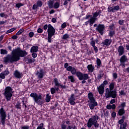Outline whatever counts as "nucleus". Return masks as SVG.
Wrapping results in <instances>:
<instances>
[{"mask_svg":"<svg viewBox=\"0 0 129 129\" xmlns=\"http://www.w3.org/2000/svg\"><path fill=\"white\" fill-rule=\"evenodd\" d=\"M64 67L66 69L67 71L71 72L72 75H76L79 80H87L90 78L88 74H83L80 71L77 72V69L75 67L69 66L68 62H66L64 64Z\"/></svg>","mask_w":129,"mask_h":129,"instance_id":"1","label":"nucleus"},{"mask_svg":"<svg viewBox=\"0 0 129 129\" xmlns=\"http://www.w3.org/2000/svg\"><path fill=\"white\" fill-rule=\"evenodd\" d=\"M21 58L18 55V53L16 52V49L12 51V54H8L6 57H4V61L5 63H13L15 62H18L20 60Z\"/></svg>","mask_w":129,"mask_h":129,"instance_id":"2","label":"nucleus"},{"mask_svg":"<svg viewBox=\"0 0 129 129\" xmlns=\"http://www.w3.org/2000/svg\"><path fill=\"white\" fill-rule=\"evenodd\" d=\"M99 119V117L96 114L92 116L90 118L87 123V125L88 128H91L92 125L94 126L95 129L98 128L99 127V123L97 122V120Z\"/></svg>","mask_w":129,"mask_h":129,"instance_id":"3","label":"nucleus"},{"mask_svg":"<svg viewBox=\"0 0 129 129\" xmlns=\"http://www.w3.org/2000/svg\"><path fill=\"white\" fill-rule=\"evenodd\" d=\"M30 97L33 98L34 102L38 104V105H42L44 104L45 102L43 96H42V94L38 95L35 92L31 93L30 94Z\"/></svg>","mask_w":129,"mask_h":129,"instance_id":"4","label":"nucleus"},{"mask_svg":"<svg viewBox=\"0 0 129 129\" xmlns=\"http://www.w3.org/2000/svg\"><path fill=\"white\" fill-rule=\"evenodd\" d=\"M30 97L33 98L34 102L38 104V105H42L44 104L45 102L43 96H42V94L38 95L35 92L31 93L30 94Z\"/></svg>","mask_w":129,"mask_h":129,"instance_id":"5","label":"nucleus"},{"mask_svg":"<svg viewBox=\"0 0 129 129\" xmlns=\"http://www.w3.org/2000/svg\"><path fill=\"white\" fill-rule=\"evenodd\" d=\"M88 98L90 100V101H88V102H89L88 104L89 107L91 110H93V109H94L95 106L98 105V104L97 103V102H96L95 98H94V95L92 92H90L88 94Z\"/></svg>","mask_w":129,"mask_h":129,"instance_id":"6","label":"nucleus"},{"mask_svg":"<svg viewBox=\"0 0 129 129\" xmlns=\"http://www.w3.org/2000/svg\"><path fill=\"white\" fill-rule=\"evenodd\" d=\"M13 88L10 86L6 87L4 89V95L7 101H10L13 97Z\"/></svg>","mask_w":129,"mask_h":129,"instance_id":"7","label":"nucleus"},{"mask_svg":"<svg viewBox=\"0 0 129 129\" xmlns=\"http://www.w3.org/2000/svg\"><path fill=\"white\" fill-rule=\"evenodd\" d=\"M74 91V94H71V97L68 99L69 103H70L71 105H75L76 103L75 102V100H76L75 97H78L79 96H80V93L79 92V89H75Z\"/></svg>","mask_w":129,"mask_h":129,"instance_id":"8","label":"nucleus"},{"mask_svg":"<svg viewBox=\"0 0 129 129\" xmlns=\"http://www.w3.org/2000/svg\"><path fill=\"white\" fill-rule=\"evenodd\" d=\"M56 30L51 24H49L48 29H47L48 37L47 41L48 43H52V37L55 36Z\"/></svg>","mask_w":129,"mask_h":129,"instance_id":"9","label":"nucleus"},{"mask_svg":"<svg viewBox=\"0 0 129 129\" xmlns=\"http://www.w3.org/2000/svg\"><path fill=\"white\" fill-rule=\"evenodd\" d=\"M117 96V92H116V90H109V89H106V94L105 97L106 98H109L111 97L112 98H116Z\"/></svg>","mask_w":129,"mask_h":129,"instance_id":"10","label":"nucleus"},{"mask_svg":"<svg viewBox=\"0 0 129 129\" xmlns=\"http://www.w3.org/2000/svg\"><path fill=\"white\" fill-rule=\"evenodd\" d=\"M52 83H54V87L56 88V89L59 91L60 88L61 89H66L67 88V86L66 85H63V84H61V83L59 82V80L57 78H55L53 79L52 81Z\"/></svg>","mask_w":129,"mask_h":129,"instance_id":"11","label":"nucleus"},{"mask_svg":"<svg viewBox=\"0 0 129 129\" xmlns=\"http://www.w3.org/2000/svg\"><path fill=\"white\" fill-rule=\"evenodd\" d=\"M0 116L1 118V123L3 125H5L6 119L7 118V112L4 109V107H1L0 109Z\"/></svg>","mask_w":129,"mask_h":129,"instance_id":"12","label":"nucleus"},{"mask_svg":"<svg viewBox=\"0 0 129 129\" xmlns=\"http://www.w3.org/2000/svg\"><path fill=\"white\" fill-rule=\"evenodd\" d=\"M96 31H97L101 36H103V34H104V32H105V26H104L103 24H98L97 27L96 28Z\"/></svg>","mask_w":129,"mask_h":129,"instance_id":"13","label":"nucleus"},{"mask_svg":"<svg viewBox=\"0 0 129 129\" xmlns=\"http://www.w3.org/2000/svg\"><path fill=\"white\" fill-rule=\"evenodd\" d=\"M15 52L17 53L18 57H26V55H28V52L26 50H23L21 49V47H17L15 49Z\"/></svg>","mask_w":129,"mask_h":129,"instance_id":"14","label":"nucleus"},{"mask_svg":"<svg viewBox=\"0 0 129 129\" xmlns=\"http://www.w3.org/2000/svg\"><path fill=\"white\" fill-rule=\"evenodd\" d=\"M36 75L38 76V78L39 80L44 78V76H45V72H44V69L41 68L39 71H37Z\"/></svg>","mask_w":129,"mask_h":129,"instance_id":"15","label":"nucleus"},{"mask_svg":"<svg viewBox=\"0 0 129 129\" xmlns=\"http://www.w3.org/2000/svg\"><path fill=\"white\" fill-rule=\"evenodd\" d=\"M13 75L15 77V78H18L19 79H20V78H22V77H23V74L19 72V71L18 70H16L15 71H14Z\"/></svg>","mask_w":129,"mask_h":129,"instance_id":"16","label":"nucleus"},{"mask_svg":"<svg viewBox=\"0 0 129 129\" xmlns=\"http://www.w3.org/2000/svg\"><path fill=\"white\" fill-rule=\"evenodd\" d=\"M97 90L98 93L100 95H102L104 93V85L103 84H101L99 87H97Z\"/></svg>","mask_w":129,"mask_h":129,"instance_id":"17","label":"nucleus"},{"mask_svg":"<svg viewBox=\"0 0 129 129\" xmlns=\"http://www.w3.org/2000/svg\"><path fill=\"white\" fill-rule=\"evenodd\" d=\"M119 56H122L124 54V47L123 46H119L117 48Z\"/></svg>","mask_w":129,"mask_h":129,"instance_id":"18","label":"nucleus"},{"mask_svg":"<svg viewBox=\"0 0 129 129\" xmlns=\"http://www.w3.org/2000/svg\"><path fill=\"white\" fill-rule=\"evenodd\" d=\"M111 42H112V40L109 39H105L103 41H102V43L103 46H106V47H108L111 44Z\"/></svg>","mask_w":129,"mask_h":129,"instance_id":"19","label":"nucleus"},{"mask_svg":"<svg viewBox=\"0 0 129 129\" xmlns=\"http://www.w3.org/2000/svg\"><path fill=\"white\" fill-rule=\"evenodd\" d=\"M119 61L120 63H125V62H127L128 61V59L127 58V56L124 54L121 56Z\"/></svg>","mask_w":129,"mask_h":129,"instance_id":"20","label":"nucleus"},{"mask_svg":"<svg viewBox=\"0 0 129 129\" xmlns=\"http://www.w3.org/2000/svg\"><path fill=\"white\" fill-rule=\"evenodd\" d=\"M39 50V46L37 45H34L31 47L30 49V52L31 53H37Z\"/></svg>","mask_w":129,"mask_h":129,"instance_id":"21","label":"nucleus"},{"mask_svg":"<svg viewBox=\"0 0 129 129\" xmlns=\"http://www.w3.org/2000/svg\"><path fill=\"white\" fill-rule=\"evenodd\" d=\"M124 113H125L124 108H120L118 110L117 115H119V116H122Z\"/></svg>","mask_w":129,"mask_h":129,"instance_id":"22","label":"nucleus"},{"mask_svg":"<svg viewBox=\"0 0 129 129\" xmlns=\"http://www.w3.org/2000/svg\"><path fill=\"white\" fill-rule=\"evenodd\" d=\"M94 66H93L92 64H89L87 66V69L88 71L90 72V73H92V72L94 71Z\"/></svg>","mask_w":129,"mask_h":129,"instance_id":"23","label":"nucleus"},{"mask_svg":"<svg viewBox=\"0 0 129 129\" xmlns=\"http://www.w3.org/2000/svg\"><path fill=\"white\" fill-rule=\"evenodd\" d=\"M49 9L54 8V0H50L48 3Z\"/></svg>","mask_w":129,"mask_h":129,"instance_id":"24","label":"nucleus"},{"mask_svg":"<svg viewBox=\"0 0 129 129\" xmlns=\"http://www.w3.org/2000/svg\"><path fill=\"white\" fill-rule=\"evenodd\" d=\"M101 14V10H97L96 12L94 13L93 15V18L96 19V18H97V16H99V14Z\"/></svg>","mask_w":129,"mask_h":129,"instance_id":"25","label":"nucleus"},{"mask_svg":"<svg viewBox=\"0 0 129 129\" xmlns=\"http://www.w3.org/2000/svg\"><path fill=\"white\" fill-rule=\"evenodd\" d=\"M68 80L69 81H71L72 83H74L75 82V78H74V76H68Z\"/></svg>","mask_w":129,"mask_h":129,"instance_id":"26","label":"nucleus"},{"mask_svg":"<svg viewBox=\"0 0 129 129\" xmlns=\"http://www.w3.org/2000/svg\"><path fill=\"white\" fill-rule=\"evenodd\" d=\"M96 64H97V69H99L100 68V66L101 65V60H100V59L97 58V60H96Z\"/></svg>","mask_w":129,"mask_h":129,"instance_id":"27","label":"nucleus"},{"mask_svg":"<svg viewBox=\"0 0 129 129\" xmlns=\"http://www.w3.org/2000/svg\"><path fill=\"white\" fill-rule=\"evenodd\" d=\"M15 108L17 110L22 109V105H21V103H20V102H17L16 104L15 105Z\"/></svg>","mask_w":129,"mask_h":129,"instance_id":"28","label":"nucleus"},{"mask_svg":"<svg viewBox=\"0 0 129 129\" xmlns=\"http://www.w3.org/2000/svg\"><path fill=\"white\" fill-rule=\"evenodd\" d=\"M115 85V83L111 82L109 85V90H113L114 89V86Z\"/></svg>","mask_w":129,"mask_h":129,"instance_id":"29","label":"nucleus"},{"mask_svg":"<svg viewBox=\"0 0 129 129\" xmlns=\"http://www.w3.org/2000/svg\"><path fill=\"white\" fill-rule=\"evenodd\" d=\"M27 64H33L35 62V58H28L26 59Z\"/></svg>","mask_w":129,"mask_h":129,"instance_id":"30","label":"nucleus"},{"mask_svg":"<svg viewBox=\"0 0 129 129\" xmlns=\"http://www.w3.org/2000/svg\"><path fill=\"white\" fill-rule=\"evenodd\" d=\"M56 91L58 92V91H59L55 87H54V88L52 87L50 89V92L51 94H55V93H56Z\"/></svg>","mask_w":129,"mask_h":129,"instance_id":"31","label":"nucleus"},{"mask_svg":"<svg viewBox=\"0 0 129 129\" xmlns=\"http://www.w3.org/2000/svg\"><path fill=\"white\" fill-rule=\"evenodd\" d=\"M51 100V96H50V94H47L46 97L45 98V101L46 102H50Z\"/></svg>","mask_w":129,"mask_h":129,"instance_id":"32","label":"nucleus"},{"mask_svg":"<svg viewBox=\"0 0 129 129\" xmlns=\"http://www.w3.org/2000/svg\"><path fill=\"white\" fill-rule=\"evenodd\" d=\"M115 34V31H114V30H110L108 35L109 36V37H110V38H112V37H113Z\"/></svg>","mask_w":129,"mask_h":129,"instance_id":"33","label":"nucleus"},{"mask_svg":"<svg viewBox=\"0 0 129 129\" xmlns=\"http://www.w3.org/2000/svg\"><path fill=\"white\" fill-rule=\"evenodd\" d=\"M119 9H120L119 6L117 5L113 7V10H112V11H113V13H115V11L116 12H117V11H118Z\"/></svg>","mask_w":129,"mask_h":129,"instance_id":"34","label":"nucleus"},{"mask_svg":"<svg viewBox=\"0 0 129 129\" xmlns=\"http://www.w3.org/2000/svg\"><path fill=\"white\" fill-rule=\"evenodd\" d=\"M127 125V123L124 122L122 125H120V129H126Z\"/></svg>","mask_w":129,"mask_h":129,"instance_id":"35","label":"nucleus"},{"mask_svg":"<svg viewBox=\"0 0 129 129\" xmlns=\"http://www.w3.org/2000/svg\"><path fill=\"white\" fill-rule=\"evenodd\" d=\"M60 7V3L59 2H55L53 5L54 9H59Z\"/></svg>","mask_w":129,"mask_h":129,"instance_id":"36","label":"nucleus"},{"mask_svg":"<svg viewBox=\"0 0 129 129\" xmlns=\"http://www.w3.org/2000/svg\"><path fill=\"white\" fill-rule=\"evenodd\" d=\"M1 54L3 55H7V54H8V50H7V49H1Z\"/></svg>","mask_w":129,"mask_h":129,"instance_id":"37","label":"nucleus"},{"mask_svg":"<svg viewBox=\"0 0 129 129\" xmlns=\"http://www.w3.org/2000/svg\"><path fill=\"white\" fill-rule=\"evenodd\" d=\"M67 129H77V127L75 125H68Z\"/></svg>","mask_w":129,"mask_h":129,"instance_id":"38","label":"nucleus"},{"mask_svg":"<svg viewBox=\"0 0 129 129\" xmlns=\"http://www.w3.org/2000/svg\"><path fill=\"white\" fill-rule=\"evenodd\" d=\"M70 36L68 35V34L66 33L64 34L62 37V40H67V39H69Z\"/></svg>","mask_w":129,"mask_h":129,"instance_id":"39","label":"nucleus"},{"mask_svg":"<svg viewBox=\"0 0 129 129\" xmlns=\"http://www.w3.org/2000/svg\"><path fill=\"white\" fill-rule=\"evenodd\" d=\"M37 6L41 8V7H42V6H43V2H42L41 1H38L37 2Z\"/></svg>","mask_w":129,"mask_h":129,"instance_id":"40","label":"nucleus"},{"mask_svg":"<svg viewBox=\"0 0 129 129\" xmlns=\"http://www.w3.org/2000/svg\"><path fill=\"white\" fill-rule=\"evenodd\" d=\"M25 30L20 29L19 31L16 33V36H19L20 35H21L22 33H24Z\"/></svg>","mask_w":129,"mask_h":129,"instance_id":"41","label":"nucleus"},{"mask_svg":"<svg viewBox=\"0 0 129 129\" xmlns=\"http://www.w3.org/2000/svg\"><path fill=\"white\" fill-rule=\"evenodd\" d=\"M8 69H9L7 68L5 71L2 72L5 76H7L10 74V71H8Z\"/></svg>","mask_w":129,"mask_h":129,"instance_id":"42","label":"nucleus"},{"mask_svg":"<svg viewBox=\"0 0 129 129\" xmlns=\"http://www.w3.org/2000/svg\"><path fill=\"white\" fill-rule=\"evenodd\" d=\"M125 106H126V103L122 102V103H121L119 106V107H120V108H124V107H125Z\"/></svg>","mask_w":129,"mask_h":129,"instance_id":"43","label":"nucleus"},{"mask_svg":"<svg viewBox=\"0 0 129 129\" xmlns=\"http://www.w3.org/2000/svg\"><path fill=\"white\" fill-rule=\"evenodd\" d=\"M15 30L16 28H11L6 32V34H10V33L14 32V31H15Z\"/></svg>","mask_w":129,"mask_h":129,"instance_id":"44","label":"nucleus"},{"mask_svg":"<svg viewBox=\"0 0 129 129\" xmlns=\"http://www.w3.org/2000/svg\"><path fill=\"white\" fill-rule=\"evenodd\" d=\"M95 21H96V18H94V17H91L90 19L89 20V22H90L91 23H95Z\"/></svg>","mask_w":129,"mask_h":129,"instance_id":"45","label":"nucleus"},{"mask_svg":"<svg viewBox=\"0 0 129 129\" xmlns=\"http://www.w3.org/2000/svg\"><path fill=\"white\" fill-rule=\"evenodd\" d=\"M61 129H67V125L65 124L64 123H62L60 125Z\"/></svg>","mask_w":129,"mask_h":129,"instance_id":"46","label":"nucleus"},{"mask_svg":"<svg viewBox=\"0 0 129 129\" xmlns=\"http://www.w3.org/2000/svg\"><path fill=\"white\" fill-rule=\"evenodd\" d=\"M24 4L23 3H18L16 5V8H18V9H20L21 7H23Z\"/></svg>","mask_w":129,"mask_h":129,"instance_id":"47","label":"nucleus"},{"mask_svg":"<svg viewBox=\"0 0 129 129\" xmlns=\"http://www.w3.org/2000/svg\"><path fill=\"white\" fill-rule=\"evenodd\" d=\"M91 42L90 45L91 46H92L93 47H95V41L93 40V38L91 39Z\"/></svg>","mask_w":129,"mask_h":129,"instance_id":"48","label":"nucleus"},{"mask_svg":"<svg viewBox=\"0 0 129 129\" xmlns=\"http://www.w3.org/2000/svg\"><path fill=\"white\" fill-rule=\"evenodd\" d=\"M43 29L41 28H38V29L37 30V32L38 34H42L43 33Z\"/></svg>","mask_w":129,"mask_h":129,"instance_id":"49","label":"nucleus"},{"mask_svg":"<svg viewBox=\"0 0 129 129\" xmlns=\"http://www.w3.org/2000/svg\"><path fill=\"white\" fill-rule=\"evenodd\" d=\"M111 116L112 118H115V117H116V112H115V111H113L111 113Z\"/></svg>","mask_w":129,"mask_h":129,"instance_id":"50","label":"nucleus"},{"mask_svg":"<svg viewBox=\"0 0 129 129\" xmlns=\"http://www.w3.org/2000/svg\"><path fill=\"white\" fill-rule=\"evenodd\" d=\"M34 32L33 31L29 32L28 34V36L29 38H33V37H34Z\"/></svg>","mask_w":129,"mask_h":129,"instance_id":"51","label":"nucleus"},{"mask_svg":"<svg viewBox=\"0 0 129 129\" xmlns=\"http://www.w3.org/2000/svg\"><path fill=\"white\" fill-rule=\"evenodd\" d=\"M0 78L1 79H5L6 78V76L3 72L0 74Z\"/></svg>","mask_w":129,"mask_h":129,"instance_id":"52","label":"nucleus"},{"mask_svg":"<svg viewBox=\"0 0 129 129\" xmlns=\"http://www.w3.org/2000/svg\"><path fill=\"white\" fill-rule=\"evenodd\" d=\"M113 78L114 80H115L117 78V74L116 73H113L112 74Z\"/></svg>","mask_w":129,"mask_h":129,"instance_id":"53","label":"nucleus"},{"mask_svg":"<svg viewBox=\"0 0 129 129\" xmlns=\"http://www.w3.org/2000/svg\"><path fill=\"white\" fill-rule=\"evenodd\" d=\"M118 124H120V125H122L123 124V123H124V121H123V120H121V119H120V120H118Z\"/></svg>","mask_w":129,"mask_h":129,"instance_id":"54","label":"nucleus"},{"mask_svg":"<svg viewBox=\"0 0 129 129\" xmlns=\"http://www.w3.org/2000/svg\"><path fill=\"white\" fill-rule=\"evenodd\" d=\"M113 10V7H109L108 8V13H113V11H112Z\"/></svg>","mask_w":129,"mask_h":129,"instance_id":"55","label":"nucleus"},{"mask_svg":"<svg viewBox=\"0 0 129 129\" xmlns=\"http://www.w3.org/2000/svg\"><path fill=\"white\" fill-rule=\"evenodd\" d=\"M21 129H30V126L29 125L22 126Z\"/></svg>","mask_w":129,"mask_h":129,"instance_id":"56","label":"nucleus"},{"mask_svg":"<svg viewBox=\"0 0 129 129\" xmlns=\"http://www.w3.org/2000/svg\"><path fill=\"white\" fill-rule=\"evenodd\" d=\"M66 27H67V25L66 24V22H64L61 24V27L62 28V29H65Z\"/></svg>","mask_w":129,"mask_h":129,"instance_id":"57","label":"nucleus"},{"mask_svg":"<svg viewBox=\"0 0 129 129\" xmlns=\"http://www.w3.org/2000/svg\"><path fill=\"white\" fill-rule=\"evenodd\" d=\"M22 102L23 103V105H22L23 107H24L25 109H27V104H26V103H25V101H22Z\"/></svg>","mask_w":129,"mask_h":129,"instance_id":"58","label":"nucleus"},{"mask_svg":"<svg viewBox=\"0 0 129 129\" xmlns=\"http://www.w3.org/2000/svg\"><path fill=\"white\" fill-rule=\"evenodd\" d=\"M118 24L119 25H123V24H124V20H120L118 21Z\"/></svg>","mask_w":129,"mask_h":129,"instance_id":"59","label":"nucleus"},{"mask_svg":"<svg viewBox=\"0 0 129 129\" xmlns=\"http://www.w3.org/2000/svg\"><path fill=\"white\" fill-rule=\"evenodd\" d=\"M89 18H91V15H86V17H84L83 19L84 20H88V19H89Z\"/></svg>","mask_w":129,"mask_h":129,"instance_id":"60","label":"nucleus"},{"mask_svg":"<svg viewBox=\"0 0 129 129\" xmlns=\"http://www.w3.org/2000/svg\"><path fill=\"white\" fill-rule=\"evenodd\" d=\"M0 17H1V18H7V15L5 13H0Z\"/></svg>","mask_w":129,"mask_h":129,"instance_id":"61","label":"nucleus"},{"mask_svg":"<svg viewBox=\"0 0 129 129\" xmlns=\"http://www.w3.org/2000/svg\"><path fill=\"white\" fill-rule=\"evenodd\" d=\"M119 95H125V93L123 90H121V91H119Z\"/></svg>","mask_w":129,"mask_h":129,"instance_id":"62","label":"nucleus"},{"mask_svg":"<svg viewBox=\"0 0 129 129\" xmlns=\"http://www.w3.org/2000/svg\"><path fill=\"white\" fill-rule=\"evenodd\" d=\"M33 53L32 54V57L33 58H37V56H38V54L36 52H32Z\"/></svg>","mask_w":129,"mask_h":129,"instance_id":"63","label":"nucleus"},{"mask_svg":"<svg viewBox=\"0 0 129 129\" xmlns=\"http://www.w3.org/2000/svg\"><path fill=\"white\" fill-rule=\"evenodd\" d=\"M38 6L36 4H34L32 7V10H37L38 9Z\"/></svg>","mask_w":129,"mask_h":129,"instance_id":"64","label":"nucleus"}]
</instances>
